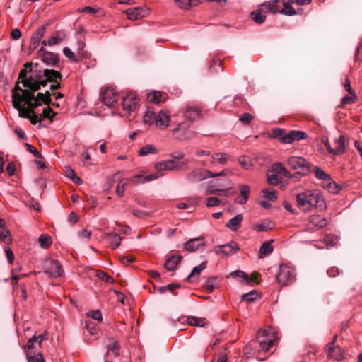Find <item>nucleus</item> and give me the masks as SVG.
Segmentation results:
<instances>
[{"label": "nucleus", "mask_w": 362, "mask_h": 362, "mask_svg": "<svg viewBox=\"0 0 362 362\" xmlns=\"http://www.w3.org/2000/svg\"><path fill=\"white\" fill-rule=\"evenodd\" d=\"M333 145V150H331L333 155H341L346 151L345 136L342 134L334 140Z\"/></svg>", "instance_id": "4be33fe9"}, {"label": "nucleus", "mask_w": 362, "mask_h": 362, "mask_svg": "<svg viewBox=\"0 0 362 362\" xmlns=\"http://www.w3.org/2000/svg\"><path fill=\"white\" fill-rule=\"evenodd\" d=\"M272 170L277 174H281L284 176H290L289 172L282 165L281 163H275L272 165Z\"/></svg>", "instance_id": "a19ab883"}, {"label": "nucleus", "mask_w": 362, "mask_h": 362, "mask_svg": "<svg viewBox=\"0 0 362 362\" xmlns=\"http://www.w3.org/2000/svg\"><path fill=\"white\" fill-rule=\"evenodd\" d=\"M138 100V98L133 93L127 94L126 97L122 100L124 109L129 112L134 111L137 106Z\"/></svg>", "instance_id": "aec40b11"}, {"label": "nucleus", "mask_w": 362, "mask_h": 362, "mask_svg": "<svg viewBox=\"0 0 362 362\" xmlns=\"http://www.w3.org/2000/svg\"><path fill=\"white\" fill-rule=\"evenodd\" d=\"M243 219V216L240 214H238L235 217L230 218L226 226L232 231H237L241 226Z\"/></svg>", "instance_id": "cd10ccee"}, {"label": "nucleus", "mask_w": 362, "mask_h": 362, "mask_svg": "<svg viewBox=\"0 0 362 362\" xmlns=\"http://www.w3.org/2000/svg\"><path fill=\"white\" fill-rule=\"evenodd\" d=\"M21 81L18 80L15 84L14 88L12 90V103H13V97L15 95H23V90H30L29 88L23 89L20 86L19 83Z\"/></svg>", "instance_id": "603ef678"}, {"label": "nucleus", "mask_w": 362, "mask_h": 362, "mask_svg": "<svg viewBox=\"0 0 362 362\" xmlns=\"http://www.w3.org/2000/svg\"><path fill=\"white\" fill-rule=\"evenodd\" d=\"M328 358L335 361H341L344 358V351L339 346H334V342H329L327 345Z\"/></svg>", "instance_id": "412c9836"}, {"label": "nucleus", "mask_w": 362, "mask_h": 362, "mask_svg": "<svg viewBox=\"0 0 362 362\" xmlns=\"http://www.w3.org/2000/svg\"><path fill=\"white\" fill-rule=\"evenodd\" d=\"M296 202L299 208L308 211L312 207L322 211L326 208L325 201L316 190H305L296 195Z\"/></svg>", "instance_id": "f03ea898"}, {"label": "nucleus", "mask_w": 362, "mask_h": 362, "mask_svg": "<svg viewBox=\"0 0 362 362\" xmlns=\"http://www.w3.org/2000/svg\"><path fill=\"white\" fill-rule=\"evenodd\" d=\"M327 225V220L320 215L313 214L309 216L308 229L322 228Z\"/></svg>", "instance_id": "6ab92c4d"}, {"label": "nucleus", "mask_w": 362, "mask_h": 362, "mask_svg": "<svg viewBox=\"0 0 362 362\" xmlns=\"http://www.w3.org/2000/svg\"><path fill=\"white\" fill-rule=\"evenodd\" d=\"M39 243L40 247L47 249L52 245V238L46 234H42L40 235L38 238Z\"/></svg>", "instance_id": "ea45409f"}, {"label": "nucleus", "mask_w": 362, "mask_h": 362, "mask_svg": "<svg viewBox=\"0 0 362 362\" xmlns=\"http://www.w3.org/2000/svg\"><path fill=\"white\" fill-rule=\"evenodd\" d=\"M203 239L204 238L202 237H199V238H193V239H191V240L187 241L184 245L185 249L187 251H189L191 252H194L199 247L205 245L204 243L203 242Z\"/></svg>", "instance_id": "b1692460"}, {"label": "nucleus", "mask_w": 362, "mask_h": 362, "mask_svg": "<svg viewBox=\"0 0 362 362\" xmlns=\"http://www.w3.org/2000/svg\"><path fill=\"white\" fill-rule=\"evenodd\" d=\"M212 176V172L210 170L196 168L187 175V180L191 183H194L202 181Z\"/></svg>", "instance_id": "ddd939ff"}, {"label": "nucleus", "mask_w": 362, "mask_h": 362, "mask_svg": "<svg viewBox=\"0 0 362 362\" xmlns=\"http://www.w3.org/2000/svg\"><path fill=\"white\" fill-rule=\"evenodd\" d=\"M240 192L241 195V199L239 200H235L236 202L244 204H245L248 200V196L250 194V187L248 185H241L239 186Z\"/></svg>", "instance_id": "7c9ffc66"}, {"label": "nucleus", "mask_w": 362, "mask_h": 362, "mask_svg": "<svg viewBox=\"0 0 362 362\" xmlns=\"http://www.w3.org/2000/svg\"><path fill=\"white\" fill-rule=\"evenodd\" d=\"M49 23H46L40 26L36 31L33 34L30 38L29 45V49L33 52L37 48L42 37L44 36L45 31Z\"/></svg>", "instance_id": "4468645a"}, {"label": "nucleus", "mask_w": 362, "mask_h": 362, "mask_svg": "<svg viewBox=\"0 0 362 362\" xmlns=\"http://www.w3.org/2000/svg\"><path fill=\"white\" fill-rule=\"evenodd\" d=\"M179 288H180V284H170L167 286L159 287L158 290V292L162 294V293H164L165 292H166L167 291H172L173 289Z\"/></svg>", "instance_id": "4d7b16f0"}, {"label": "nucleus", "mask_w": 362, "mask_h": 362, "mask_svg": "<svg viewBox=\"0 0 362 362\" xmlns=\"http://www.w3.org/2000/svg\"><path fill=\"white\" fill-rule=\"evenodd\" d=\"M293 3L291 2V0H284L283 1V6L284 8L281 10H279V12L281 14L286 15V16H293L297 13L296 10L291 7V4Z\"/></svg>", "instance_id": "c756f323"}, {"label": "nucleus", "mask_w": 362, "mask_h": 362, "mask_svg": "<svg viewBox=\"0 0 362 362\" xmlns=\"http://www.w3.org/2000/svg\"><path fill=\"white\" fill-rule=\"evenodd\" d=\"M272 242L273 240H271L266 241L262 243L259 250L260 257H262L263 256H267L272 252L274 250L273 246L272 245Z\"/></svg>", "instance_id": "72a5a7b5"}, {"label": "nucleus", "mask_w": 362, "mask_h": 362, "mask_svg": "<svg viewBox=\"0 0 362 362\" xmlns=\"http://www.w3.org/2000/svg\"><path fill=\"white\" fill-rule=\"evenodd\" d=\"M45 118H48L52 119V117H54L55 113L53 112V110L49 107L47 108H44L42 110V113L41 115Z\"/></svg>", "instance_id": "338daca9"}, {"label": "nucleus", "mask_w": 362, "mask_h": 362, "mask_svg": "<svg viewBox=\"0 0 362 362\" xmlns=\"http://www.w3.org/2000/svg\"><path fill=\"white\" fill-rule=\"evenodd\" d=\"M100 99L105 105L112 107L118 101L119 95L112 88H107L101 91Z\"/></svg>", "instance_id": "2eb2a0df"}, {"label": "nucleus", "mask_w": 362, "mask_h": 362, "mask_svg": "<svg viewBox=\"0 0 362 362\" xmlns=\"http://www.w3.org/2000/svg\"><path fill=\"white\" fill-rule=\"evenodd\" d=\"M257 338L259 343V350L262 351H269L274 346V337L267 333L266 330L258 331Z\"/></svg>", "instance_id": "9b49d317"}, {"label": "nucleus", "mask_w": 362, "mask_h": 362, "mask_svg": "<svg viewBox=\"0 0 362 362\" xmlns=\"http://www.w3.org/2000/svg\"><path fill=\"white\" fill-rule=\"evenodd\" d=\"M120 346L117 341H113L107 346V352L112 351L115 356H117L119 354Z\"/></svg>", "instance_id": "6e6d98bb"}, {"label": "nucleus", "mask_w": 362, "mask_h": 362, "mask_svg": "<svg viewBox=\"0 0 362 362\" xmlns=\"http://www.w3.org/2000/svg\"><path fill=\"white\" fill-rule=\"evenodd\" d=\"M27 358L28 362H45L41 353H37L35 356H32V352L27 351Z\"/></svg>", "instance_id": "3c124183"}, {"label": "nucleus", "mask_w": 362, "mask_h": 362, "mask_svg": "<svg viewBox=\"0 0 362 362\" xmlns=\"http://www.w3.org/2000/svg\"><path fill=\"white\" fill-rule=\"evenodd\" d=\"M25 147L27 148V150L31 153L35 158H41L42 155L40 152L37 151V149L32 145L25 143Z\"/></svg>", "instance_id": "e2e57ef3"}, {"label": "nucleus", "mask_w": 362, "mask_h": 362, "mask_svg": "<svg viewBox=\"0 0 362 362\" xmlns=\"http://www.w3.org/2000/svg\"><path fill=\"white\" fill-rule=\"evenodd\" d=\"M157 153L156 148L151 144H147L139 151V155L141 156H146L149 153L156 154Z\"/></svg>", "instance_id": "c03bdc74"}, {"label": "nucleus", "mask_w": 362, "mask_h": 362, "mask_svg": "<svg viewBox=\"0 0 362 362\" xmlns=\"http://www.w3.org/2000/svg\"><path fill=\"white\" fill-rule=\"evenodd\" d=\"M258 296V293L256 290H252L248 293H244L241 296L242 300H245L247 302L254 301Z\"/></svg>", "instance_id": "8fccbe9b"}, {"label": "nucleus", "mask_w": 362, "mask_h": 362, "mask_svg": "<svg viewBox=\"0 0 362 362\" xmlns=\"http://www.w3.org/2000/svg\"><path fill=\"white\" fill-rule=\"evenodd\" d=\"M274 226V223L269 220L264 221L260 223L255 226V229L258 232L268 231L272 230Z\"/></svg>", "instance_id": "f704fd0d"}, {"label": "nucleus", "mask_w": 362, "mask_h": 362, "mask_svg": "<svg viewBox=\"0 0 362 362\" xmlns=\"http://www.w3.org/2000/svg\"><path fill=\"white\" fill-rule=\"evenodd\" d=\"M0 240L4 242L6 244L11 243V236L9 230L6 228H2L0 230Z\"/></svg>", "instance_id": "de8ad7c7"}, {"label": "nucleus", "mask_w": 362, "mask_h": 362, "mask_svg": "<svg viewBox=\"0 0 362 362\" xmlns=\"http://www.w3.org/2000/svg\"><path fill=\"white\" fill-rule=\"evenodd\" d=\"M170 113L168 110H160L158 114H156L155 125L162 129H166L170 124Z\"/></svg>", "instance_id": "a211bd4d"}, {"label": "nucleus", "mask_w": 362, "mask_h": 362, "mask_svg": "<svg viewBox=\"0 0 362 362\" xmlns=\"http://www.w3.org/2000/svg\"><path fill=\"white\" fill-rule=\"evenodd\" d=\"M308 137L307 134L303 131L300 130H291L281 138V142L283 144H292L294 141H298L302 139H305Z\"/></svg>", "instance_id": "f3484780"}, {"label": "nucleus", "mask_w": 362, "mask_h": 362, "mask_svg": "<svg viewBox=\"0 0 362 362\" xmlns=\"http://www.w3.org/2000/svg\"><path fill=\"white\" fill-rule=\"evenodd\" d=\"M295 277V270L293 267L286 264H280L279 273L276 276V280L279 284L282 286H286L293 282Z\"/></svg>", "instance_id": "39448f33"}, {"label": "nucleus", "mask_w": 362, "mask_h": 362, "mask_svg": "<svg viewBox=\"0 0 362 362\" xmlns=\"http://www.w3.org/2000/svg\"><path fill=\"white\" fill-rule=\"evenodd\" d=\"M263 197L269 201L274 202L277 199V192L274 189H264L262 190Z\"/></svg>", "instance_id": "37998d69"}, {"label": "nucleus", "mask_w": 362, "mask_h": 362, "mask_svg": "<svg viewBox=\"0 0 362 362\" xmlns=\"http://www.w3.org/2000/svg\"><path fill=\"white\" fill-rule=\"evenodd\" d=\"M64 37L52 36L49 38L47 41V45L49 46H54L63 41Z\"/></svg>", "instance_id": "69168bd1"}, {"label": "nucleus", "mask_w": 362, "mask_h": 362, "mask_svg": "<svg viewBox=\"0 0 362 362\" xmlns=\"http://www.w3.org/2000/svg\"><path fill=\"white\" fill-rule=\"evenodd\" d=\"M239 164L241 167L245 170H248L252 166V162L249 157L247 156H241L238 159Z\"/></svg>", "instance_id": "864d4df0"}, {"label": "nucleus", "mask_w": 362, "mask_h": 362, "mask_svg": "<svg viewBox=\"0 0 362 362\" xmlns=\"http://www.w3.org/2000/svg\"><path fill=\"white\" fill-rule=\"evenodd\" d=\"M357 100V95L356 93L354 95H351V96L345 95L342 98L341 101V105H339V107L342 108L345 105L352 104L355 103Z\"/></svg>", "instance_id": "49530a36"}, {"label": "nucleus", "mask_w": 362, "mask_h": 362, "mask_svg": "<svg viewBox=\"0 0 362 362\" xmlns=\"http://www.w3.org/2000/svg\"><path fill=\"white\" fill-rule=\"evenodd\" d=\"M49 81H47V78H40L34 82H30L29 81L24 80L23 81V86L25 88H28L30 91L35 93L40 89L41 87H45Z\"/></svg>", "instance_id": "5701e85b"}, {"label": "nucleus", "mask_w": 362, "mask_h": 362, "mask_svg": "<svg viewBox=\"0 0 362 362\" xmlns=\"http://www.w3.org/2000/svg\"><path fill=\"white\" fill-rule=\"evenodd\" d=\"M188 163V160L182 163H177L174 160H168L156 163L155 168L158 172L163 170H184L187 168Z\"/></svg>", "instance_id": "6e6552de"}, {"label": "nucleus", "mask_w": 362, "mask_h": 362, "mask_svg": "<svg viewBox=\"0 0 362 362\" xmlns=\"http://www.w3.org/2000/svg\"><path fill=\"white\" fill-rule=\"evenodd\" d=\"M175 139L180 141L192 139L195 136L196 132L191 129V126L185 122H179L172 130Z\"/></svg>", "instance_id": "20e7f679"}, {"label": "nucleus", "mask_w": 362, "mask_h": 362, "mask_svg": "<svg viewBox=\"0 0 362 362\" xmlns=\"http://www.w3.org/2000/svg\"><path fill=\"white\" fill-rule=\"evenodd\" d=\"M161 92L158 90H154L149 93L147 95V99L153 103L159 104L161 102Z\"/></svg>", "instance_id": "79ce46f5"}, {"label": "nucleus", "mask_w": 362, "mask_h": 362, "mask_svg": "<svg viewBox=\"0 0 362 362\" xmlns=\"http://www.w3.org/2000/svg\"><path fill=\"white\" fill-rule=\"evenodd\" d=\"M354 59L355 61L362 60V37L358 46L356 49Z\"/></svg>", "instance_id": "774afa93"}, {"label": "nucleus", "mask_w": 362, "mask_h": 362, "mask_svg": "<svg viewBox=\"0 0 362 362\" xmlns=\"http://www.w3.org/2000/svg\"><path fill=\"white\" fill-rule=\"evenodd\" d=\"M312 172L315 173L317 179L327 182V188L332 193H337L341 189V187L332 180L331 177L320 168L312 165Z\"/></svg>", "instance_id": "0eeeda50"}, {"label": "nucleus", "mask_w": 362, "mask_h": 362, "mask_svg": "<svg viewBox=\"0 0 362 362\" xmlns=\"http://www.w3.org/2000/svg\"><path fill=\"white\" fill-rule=\"evenodd\" d=\"M267 182L272 185H278L281 180L276 174H271L267 177Z\"/></svg>", "instance_id": "0e129e2a"}, {"label": "nucleus", "mask_w": 362, "mask_h": 362, "mask_svg": "<svg viewBox=\"0 0 362 362\" xmlns=\"http://www.w3.org/2000/svg\"><path fill=\"white\" fill-rule=\"evenodd\" d=\"M109 240L110 246L112 249H115L120 245L122 238L116 233H110L107 234Z\"/></svg>", "instance_id": "2f4dec72"}, {"label": "nucleus", "mask_w": 362, "mask_h": 362, "mask_svg": "<svg viewBox=\"0 0 362 362\" xmlns=\"http://www.w3.org/2000/svg\"><path fill=\"white\" fill-rule=\"evenodd\" d=\"M253 119V116L250 113H244L240 117V121L244 125L249 124Z\"/></svg>", "instance_id": "052dcab7"}, {"label": "nucleus", "mask_w": 362, "mask_h": 362, "mask_svg": "<svg viewBox=\"0 0 362 362\" xmlns=\"http://www.w3.org/2000/svg\"><path fill=\"white\" fill-rule=\"evenodd\" d=\"M45 272L51 277L57 278L62 275L63 269L60 263L53 259H47L43 263Z\"/></svg>", "instance_id": "9d476101"}, {"label": "nucleus", "mask_w": 362, "mask_h": 362, "mask_svg": "<svg viewBox=\"0 0 362 362\" xmlns=\"http://www.w3.org/2000/svg\"><path fill=\"white\" fill-rule=\"evenodd\" d=\"M207 265V262L204 261L199 265L194 267L192 272L186 278V281H192L194 279H197L199 276L200 273L202 270H204Z\"/></svg>", "instance_id": "c85d7f7f"}, {"label": "nucleus", "mask_w": 362, "mask_h": 362, "mask_svg": "<svg viewBox=\"0 0 362 362\" xmlns=\"http://www.w3.org/2000/svg\"><path fill=\"white\" fill-rule=\"evenodd\" d=\"M262 11L260 9L255 10L251 12L250 17L251 18L257 23L261 24L264 22L266 19V16L261 13Z\"/></svg>", "instance_id": "58836bf2"}, {"label": "nucleus", "mask_w": 362, "mask_h": 362, "mask_svg": "<svg viewBox=\"0 0 362 362\" xmlns=\"http://www.w3.org/2000/svg\"><path fill=\"white\" fill-rule=\"evenodd\" d=\"M218 284V281L217 277L216 276H211L209 277L206 284H204L205 288L209 292H212L215 288L217 287Z\"/></svg>", "instance_id": "4c0bfd02"}, {"label": "nucleus", "mask_w": 362, "mask_h": 362, "mask_svg": "<svg viewBox=\"0 0 362 362\" xmlns=\"http://www.w3.org/2000/svg\"><path fill=\"white\" fill-rule=\"evenodd\" d=\"M288 166L298 170L302 175H308L312 173V164L303 157L291 156L287 160Z\"/></svg>", "instance_id": "7ed1b4c3"}, {"label": "nucleus", "mask_w": 362, "mask_h": 362, "mask_svg": "<svg viewBox=\"0 0 362 362\" xmlns=\"http://www.w3.org/2000/svg\"><path fill=\"white\" fill-rule=\"evenodd\" d=\"M228 154L226 153H215L211 155V163L217 161L221 165H225L228 160Z\"/></svg>", "instance_id": "c9c22d12"}, {"label": "nucleus", "mask_w": 362, "mask_h": 362, "mask_svg": "<svg viewBox=\"0 0 362 362\" xmlns=\"http://www.w3.org/2000/svg\"><path fill=\"white\" fill-rule=\"evenodd\" d=\"M98 278L107 283H113L114 280L112 276L102 271L98 272L96 274Z\"/></svg>", "instance_id": "13d9d810"}, {"label": "nucleus", "mask_w": 362, "mask_h": 362, "mask_svg": "<svg viewBox=\"0 0 362 362\" xmlns=\"http://www.w3.org/2000/svg\"><path fill=\"white\" fill-rule=\"evenodd\" d=\"M278 2L279 0H271L265 1L260 5L261 11L264 13H270L273 14L279 13V10L276 5Z\"/></svg>", "instance_id": "393cba45"}, {"label": "nucleus", "mask_w": 362, "mask_h": 362, "mask_svg": "<svg viewBox=\"0 0 362 362\" xmlns=\"http://www.w3.org/2000/svg\"><path fill=\"white\" fill-rule=\"evenodd\" d=\"M127 18L132 21H136L147 16L149 13L148 9L145 7H134L124 11Z\"/></svg>", "instance_id": "dca6fc26"}, {"label": "nucleus", "mask_w": 362, "mask_h": 362, "mask_svg": "<svg viewBox=\"0 0 362 362\" xmlns=\"http://www.w3.org/2000/svg\"><path fill=\"white\" fill-rule=\"evenodd\" d=\"M156 113L151 108H147L144 116V122L148 124H155Z\"/></svg>", "instance_id": "e433bc0d"}, {"label": "nucleus", "mask_w": 362, "mask_h": 362, "mask_svg": "<svg viewBox=\"0 0 362 362\" xmlns=\"http://www.w3.org/2000/svg\"><path fill=\"white\" fill-rule=\"evenodd\" d=\"M187 322L191 326L204 327L205 325L204 318L194 316L189 317L187 318Z\"/></svg>", "instance_id": "a18cd8bd"}, {"label": "nucleus", "mask_w": 362, "mask_h": 362, "mask_svg": "<svg viewBox=\"0 0 362 362\" xmlns=\"http://www.w3.org/2000/svg\"><path fill=\"white\" fill-rule=\"evenodd\" d=\"M176 4L182 9L188 10L199 4V0H175Z\"/></svg>", "instance_id": "473e14b6"}, {"label": "nucleus", "mask_w": 362, "mask_h": 362, "mask_svg": "<svg viewBox=\"0 0 362 362\" xmlns=\"http://www.w3.org/2000/svg\"><path fill=\"white\" fill-rule=\"evenodd\" d=\"M38 56L44 64L62 70L63 66L60 63L59 56L58 54L46 51L43 47H41L37 51Z\"/></svg>", "instance_id": "423d86ee"}, {"label": "nucleus", "mask_w": 362, "mask_h": 362, "mask_svg": "<svg viewBox=\"0 0 362 362\" xmlns=\"http://www.w3.org/2000/svg\"><path fill=\"white\" fill-rule=\"evenodd\" d=\"M91 234V231L83 229L78 232V235L82 240L87 242L90 239Z\"/></svg>", "instance_id": "680f3d73"}, {"label": "nucleus", "mask_w": 362, "mask_h": 362, "mask_svg": "<svg viewBox=\"0 0 362 362\" xmlns=\"http://www.w3.org/2000/svg\"><path fill=\"white\" fill-rule=\"evenodd\" d=\"M33 93L30 90H23V95H14L13 107L18 111L20 117H28V114L35 112V109L41 105L35 100Z\"/></svg>", "instance_id": "f257e3e1"}, {"label": "nucleus", "mask_w": 362, "mask_h": 362, "mask_svg": "<svg viewBox=\"0 0 362 362\" xmlns=\"http://www.w3.org/2000/svg\"><path fill=\"white\" fill-rule=\"evenodd\" d=\"M30 73L31 75L28 77V79L26 80L31 83L40 79V78H45L43 74L44 70H32Z\"/></svg>", "instance_id": "09e8293b"}, {"label": "nucleus", "mask_w": 362, "mask_h": 362, "mask_svg": "<svg viewBox=\"0 0 362 362\" xmlns=\"http://www.w3.org/2000/svg\"><path fill=\"white\" fill-rule=\"evenodd\" d=\"M182 259V257L180 255H173L165 260L164 266L169 272L175 271Z\"/></svg>", "instance_id": "a878e982"}, {"label": "nucleus", "mask_w": 362, "mask_h": 362, "mask_svg": "<svg viewBox=\"0 0 362 362\" xmlns=\"http://www.w3.org/2000/svg\"><path fill=\"white\" fill-rule=\"evenodd\" d=\"M221 203V200L216 197H209L206 200V205L207 207H213L218 206Z\"/></svg>", "instance_id": "bf43d9fd"}, {"label": "nucleus", "mask_w": 362, "mask_h": 362, "mask_svg": "<svg viewBox=\"0 0 362 362\" xmlns=\"http://www.w3.org/2000/svg\"><path fill=\"white\" fill-rule=\"evenodd\" d=\"M202 111L200 106L192 104H187L180 110L183 117L189 122H194L201 117Z\"/></svg>", "instance_id": "1a4fd4ad"}, {"label": "nucleus", "mask_w": 362, "mask_h": 362, "mask_svg": "<svg viewBox=\"0 0 362 362\" xmlns=\"http://www.w3.org/2000/svg\"><path fill=\"white\" fill-rule=\"evenodd\" d=\"M239 250L238 245L235 241L224 245H216L213 248V251L222 257H228L236 252Z\"/></svg>", "instance_id": "f8f14e48"}, {"label": "nucleus", "mask_w": 362, "mask_h": 362, "mask_svg": "<svg viewBox=\"0 0 362 362\" xmlns=\"http://www.w3.org/2000/svg\"><path fill=\"white\" fill-rule=\"evenodd\" d=\"M63 53L72 62H78L81 60V58L79 57H76L74 52L69 47H64L63 49Z\"/></svg>", "instance_id": "5fc2aeb1"}, {"label": "nucleus", "mask_w": 362, "mask_h": 362, "mask_svg": "<svg viewBox=\"0 0 362 362\" xmlns=\"http://www.w3.org/2000/svg\"><path fill=\"white\" fill-rule=\"evenodd\" d=\"M44 76L47 78V81L52 83L62 79V75L59 71L54 69H44Z\"/></svg>", "instance_id": "bb28decb"}]
</instances>
